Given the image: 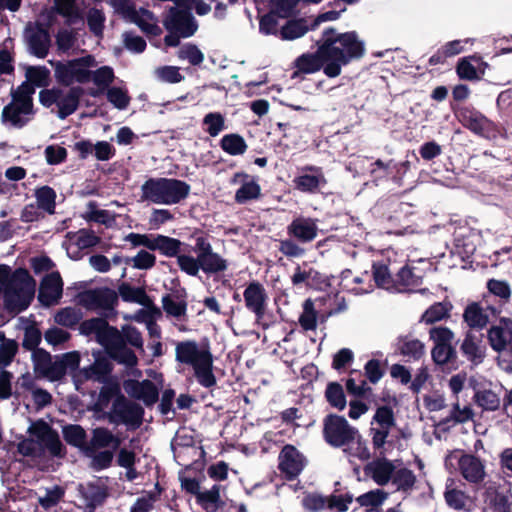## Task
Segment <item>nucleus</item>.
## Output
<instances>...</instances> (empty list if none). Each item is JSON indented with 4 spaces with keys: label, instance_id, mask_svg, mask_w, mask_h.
<instances>
[{
    "label": "nucleus",
    "instance_id": "9",
    "mask_svg": "<svg viewBox=\"0 0 512 512\" xmlns=\"http://www.w3.org/2000/svg\"><path fill=\"white\" fill-rule=\"evenodd\" d=\"M144 414V408L139 403L120 395L114 399L110 411L105 412L103 417L111 424H124L131 429H137L143 423Z\"/></svg>",
    "mask_w": 512,
    "mask_h": 512
},
{
    "label": "nucleus",
    "instance_id": "35",
    "mask_svg": "<svg viewBox=\"0 0 512 512\" xmlns=\"http://www.w3.org/2000/svg\"><path fill=\"white\" fill-rule=\"evenodd\" d=\"M183 243L176 238L166 235H154L151 251H159L160 254L166 257H178L182 251Z\"/></svg>",
    "mask_w": 512,
    "mask_h": 512
},
{
    "label": "nucleus",
    "instance_id": "2",
    "mask_svg": "<svg viewBox=\"0 0 512 512\" xmlns=\"http://www.w3.org/2000/svg\"><path fill=\"white\" fill-rule=\"evenodd\" d=\"M79 331L82 335L95 334L97 342L105 349L110 359L118 364L133 368L138 364L135 352L124 343L121 332L111 326L105 318L94 317L80 323Z\"/></svg>",
    "mask_w": 512,
    "mask_h": 512
},
{
    "label": "nucleus",
    "instance_id": "55",
    "mask_svg": "<svg viewBox=\"0 0 512 512\" xmlns=\"http://www.w3.org/2000/svg\"><path fill=\"white\" fill-rule=\"evenodd\" d=\"M88 82L93 81L96 86H103L105 89L110 88V84L115 79L114 70L110 66H101L96 70L88 68Z\"/></svg>",
    "mask_w": 512,
    "mask_h": 512
},
{
    "label": "nucleus",
    "instance_id": "38",
    "mask_svg": "<svg viewBox=\"0 0 512 512\" xmlns=\"http://www.w3.org/2000/svg\"><path fill=\"white\" fill-rule=\"evenodd\" d=\"M209 351L199 350L195 342H181L176 347V360L194 366Z\"/></svg>",
    "mask_w": 512,
    "mask_h": 512
},
{
    "label": "nucleus",
    "instance_id": "30",
    "mask_svg": "<svg viewBox=\"0 0 512 512\" xmlns=\"http://www.w3.org/2000/svg\"><path fill=\"white\" fill-rule=\"evenodd\" d=\"M84 94L85 89L80 85L70 87L65 94L62 91V96L59 97L57 105V116L64 120L75 113L80 105L81 97Z\"/></svg>",
    "mask_w": 512,
    "mask_h": 512
},
{
    "label": "nucleus",
    "instance_id": "34",
    "mask_svg": "<svg viewBox=\"0 0 512 512\" xmlns=\"http://www.w3.org/2000/svg\"><path fill=\"white\" fill-rule=\"evenodd\" d=\"M455 481L448 478L444 491V499L446 504L454 510H468L471 499L464 491L454 486Z\"/></svg>",
    "mask_w": 512,
    "mask_h": 512
},
{
    "label": "nucleus",
    "instance_id": "58",
    "mask_svg": "<svg viewBox=\"0 0 512 512\" xmlns=\"http://www.w3.org/2000/svg\"><path fill=\"white\" fill-rule=\"evenodd\" d=\"M41 340L42 333L35 322L31 323L30 325L24 328L22 347L26 351H31L33 353L35 350L40 349L38 346L41 343Z\"/></svg>",
    "mask_w": 512,
    "mask_h": 512
},
{
    "label": "nucleus",
    "instance_id": "40",
    "mask_svg": "<svg viewBox=\"0 0 512 512\" xmlns=\"http://www.w3.org/2000/svg\"><path fill=\"white\" fill-rule=\"evenodd\" d=\"M260 2L256 3V8L259 17V30L265 35H279L278 19H285L280 13L268 8L267 12L262 14L263 9Z\"/></svg>",
    "mask_w": 512,
    "mask_h": 512
},
{
    "label": "nucleus",
    "instance_id": "31",
    "mask_svg": "<svg viewBox=\"0 0 512 512\" xmlns=\"http://www.w3.org/2000/svg\"><path fill=\"white\" fill-rule=\"evenodd\" d=\"M394 470L393 463L384 457L378 458L364 467L365 474L380 486H384L392 480Z\"/></svg>",
    "mask_w": 512,
    "mask_h": 512
},
{
    "label": "nucleus",
    "instance_id": "26",
    "mask_svg": "<svg viewBox=\"0 0 512 512\" xmlns=\"http://www.w3.org/2000/svg\"><path fill=\"white\" fill-rule=\"evenodd\" d=\"M329 63V58L325 53L324 47L320 41H317V50L314 53H304L295 60V67L303 74H312L320 71L325 73V66Z\"/></svg>",
    "mask_w": 512,
    "mask_h": 512
},
{
    "label": "nucleus",
    "instance_id": "42",
    "mask_svg": "<svg viewBox=\"0 0 512 512\" xmlns=\"http://www.w3.org/2000/svg\"><path fill=\"white\" fill-rule=\"evenodd\" d=\"M118 293L124 302L137 303L142 306H148L151 302L144 288L134 287L127 282H122L118 286Z\"/></svg>",
    "mask_w": 512,
    "mask_h": 512
},
{
    "label": "nucleus",
    "instance_id": "17",
    "mask_svg": "<svg viewBox=\"0 0 512 512\" xmlns=\"http://www.w3.org/2000/svg\"><path fill=\"white\" fill-rule=\"evenodd\" d=\"M501 313L499 307L487 305L483 307L479 302L469 303L463 312V321L472 331H481L491 322V319H496Z\"/></svg>",
    "mask_w": 512,
    "mask_h": 512
},
{
    "label": "nucleus",
    "instance_id": "29",
    "mask_svg": "<svg viewBox=\"0 0 512 512\" xmlns=\"http://www.w3.org/2000/svg\"><path fill=\"white\" fill-rule=\"evenodd\" d=\"M78 491L89 512H93L97 507L102 506L109 496L108 488L98 482H89L86 485L80 484Z\"/></svg>",
    "mask_w": 512,
    "mask_h": 512
},
{
    "label": "nucleus",
    "instance_id": "10",
    "mask_svg": "<svg viewBox=\"0 0 512 512\" xmlns=\"http://www.w3.org/2000/svg\"><path fill=\"white\" fill-rule=\"evenodd\" d=\"M454 114L463 127L479 137L495 140L500 135L498 125L473 106H461Z\"/></svg>",
    "mask_w": 512,
    "mask_h": 512
},
{
    "label": "nucleus",
    "instance_id": "63",
    "mask_svg": "<svg viewBox=\"0 0 512 512\" xmlns=\"http://www.w3.org/2000/svg\"><path fill=\"white\" fill-rule=\"evenodd\" d=\"M105 14L102 10L91 8L87 14V25L95 36H101L105 28Z\"/></svg>",
    "mask_w": 512,
    "mask_h": 512
},
{
    "label": "nucleus",
    "instance_id": "41",
    "mask_svg": "<svg viewBox=\"0 0 512 512\" xmlns=\"http://www.w3.org/2000/svg\"><path fill=\"white\" fill-rule=\"evenodd\" d=\"M40 427L46 432V436L42 438L45 447L51 456L57 458H65L67 454L66 447L62 444L59 435L56 431L44 421H40Z\"/></svg>",
    "mask_w": 512,
    "mask_h": 512
},
{
    "label": "nucleus",
    "instance_id": "3",
    "mask_svg": "<svg viewBox=\"0 0 512 512\" xmlns=\"http://www.w3.org/2000/svg\"><path fill=\"white\" fill-rule=\"evenodd\" d=\"M36 282L26 268L14 271L7 264H0V292L9 311L26 310L34 298Z\"/></svg>",
    "mask_w": 512,
    "mask_h": 512
},
{
    "label": "nucleus",
    "instance_id": "45",
    "mask_svg": "<svg viewBox=\"0 0 512 512\" xmlns=\"http://www.w3.org/2000/svg\"><path fill=\"white\" fill-rule=\"evenodd\" d=\"M453 306L450 301L436 302L431 305L422 315L421 321L426 324H433L450 316Z\"/></svg>",
    "mask_w": 512,
    "mask_h": 512
},
{
    "label": "nucleus",
    "instance_id": "47",
    "mask_svg": "<svg viewBox=\"0 0 512 512\" xmlns=\"http://www.w3.org/2000/svg\"><path fill=\"white\" fill-rule=\"evenodd\" d=\"M112 432L105 427H97L92 431V437L88 442L87 456H91L98 449L110 447L112 441Z\"/></svg>",
    "mask_w": 512,
    "mask_h": 512
},
{
    "label": "nucleus",
    "instance_id": "59",
    "mask_svg": "<svg viewBox=\"0 0 512 512\" xmlns=\"http://www.w3.org/2000/svg\"><path fill=\"white\" fill-rule=\"evenodd\" d=\"M52 361V355L43 348L32 353L34 372L43 378L46 377Z\"/></svg>",
    "mask_w": 512,
    "mask_h": 512
},
{
    "label": "nucleus",
    "instance_id": "16",
    "mask_svg": "<svg viewBox=\"0 0 512 512\" xmlns=\"http://www.w3.org/2000/svg\"><path fill=\"white\" fill-rule=\"evenodd\" d=\"M306 459L293 445L286 444L278 456V469L286 481L295 480L303 471Z\"/></svg>",
    "mask_w": 512,
    "mask_h": 512
},
{
    "label": "nucleus",
    "instance_id": "62",
    "mask_svg": "<svg viewBox=\"0 0 512 512\" xmlns=\"http://www.w3.org/2000/svg\"><path fill=\"white\" fill-rule=\"evenodd\" d=\"M474 399L476 404L484 410L495 411L500 406V399L492 390L477 391Z\"/></svg>",
    "mask_w": 512,
    "mask_h": 512
},
{
    "label": "nucleus",
    "instance_id": "12",
    "mask_svg": "<svg viewBox=\"0 0 512 512\" xmlns=\"http://www.w3.org/2000/svg\"><path fill=\"white\" fill-rule=\"evenodd\" d=\"M405 207L407 205L396 197L381 198L374 205L373 213L382 224H386L389 233L398 232L407 222L408 213L404 211Z\"/></svg>",
    "mask_w": 512,
    "mask_h": 512
},
{
    "label": "nucleus",
    "instance_id": "53",
    "mask_svg": "<svg viewBox=\"0 0 512 512\" xmlns=\"http://www.w3.org/2000/svg\"><path fill=\"white\" fill-rule=\"evenodd\" d=\"M301 0H267L259 1L262 5L280 13L284 18H292L298 13L297 6Z\"/></svg>",
    "mask_w": 512,
    "mask_h": 512
},
{
    "label": "nucleus",
    "instance_id": "24",
    "mask_svg": "<svg viewBox=\"0 0 512 512\" xmlns=\"http://www.w3.org/2000/svg\"><path fill=\"white\" fill-rule=\"evenodd\" d=\"M487 338L496 352L512 349V319L500 317L498 324L488 329Z\"/></svg>",
    "mask_w": 512,
    "mask_h": 512
},
{
    "label": "nucleus",
    "instance_id": "46",
    "mask_svg": "<svg viewBox=\"0 0 512 512\" xmlns=\"http://www.w3.org/2000/svg\"><path fill=\"white\" fill-rule=\"evenodd\" d=\"M35 197L39 209L44 210L48 214L55 213L57 195L52 187L44 185L37 188L35 190Z\"/></svg>",
    "mask_w": 512,
    "mask_h": 512
},
{
    "label": "nucleus",
    "instance_id": "56",
    "mask_svg": "<svg viewBox=\"0 0 512 512\" xmlns=\"http://www.w3.org/2000/svg\"><path fill=\"white\" fill-rule=\"evenodd\" d=\"M392 483L396 486L397 490L410 491L416 483V476L412 470L408 468H400L394 470L392 476Z\"/></svg>",
    "mask_w": 512,
    "mask_h": 512
},
{
    "label": "nucleus",
    "instance_id": "5",
    "mask_svg": "<svg viewBox=\"0 0 512 512\" xmlns=\"http://www.w3.org/2000/svg\"><path fill=\"white\" fill-rule=\"evenodd\" d=\"M48 62L54 69L57 84L69 88L74 83H88V68L97 65L95 57L91 54L67 61L49 60Z\"/></svg>",
    "mask_w": 512,
    "mask_h": 512
},
{
    "label": "nucleus",
    "instance_id": "6",
    "mask_svg": "<svg viewBox=\"0 0 512 512\" xmlns=\"http://www.w3.org/2000/svg\"><path fill=\"white\" fill-rule=\"evenodd\" d=\"M246 309L254 315L255 323L267 330L276 323V316L269 309V296L262 283L259 281L250 282L243 292Z\"/></svg>",
    "mask_w": 512,
    "mask_h": 512
},
{
    "label": "nucleus",
    "instance_id": "50",
    "mask_svg": "<svg viewBox=\"0 0 512 512\" xmlns=\"http://www.w3.org/2000/svg\"><path fill=\"white\" fill-rule=\"evenodd\" d=\"M395 288L393 290L403 291L408 287L417 286L419 277L416 276L408 265H404L398 269L395 268L394 276Z\"/></svg>",
    "mask_w": 512,
    "mask_h": 512
},
{
    "label": "nucleus",
    "instance_id": "4",
    "mask_svg": "<svg viewBox=\"0 0 512 512\" xmlns=\"http://www.w3.org/2000/svg\"><path fill=\"white\" fill-rule=\"evenodd\" d=\"M191 187L175 178H149L141 186L142 199L155 204L173 205L186 199Z\"/></svg>",
    "mask_w": 512,
    "mask_h": 512
},
{
    "label": "nucleus",
    "instance_id": "61",
    "mask_svg": "<svg viewBox=\"0 0 512 512\" xmlns=\"http://www.w3.org/2000/svg\"><path fill=\"white\" fill-rule=\"evenodd\" d=\"M35 87L27 80L22 82L16 89H11V99L15 102H21L28 106L34 107L33 95Z\"/></svg>",
    "mask_w": 512,
    "mask_h": 512
},
{
    "label": "nucleus",
    "instance_id": "23",
    "mask_svg": "<svg viewBox=\"0 0 512 512\" xmlns=\"http://www.w3.org/2000/svg\"><path fill=\"white\" fill-rule=\"evenodd\" d=\"M81 356L78 351H70L56 355L46 375L51 382L60 381L68 371L74 372L79 368Z\"/></svg>",
    "mask_w": 512,
    "mask_h": 512
},
{
    "label": "nucleus",
    "instance_id": "37",
    "mask_svg": "<svg viewBox=\"0 0 512 512\" xmlns=\"http://www.w3.org/2000/svg\"><path fill=\"white\" fill-rule=\"evenodd\" d=\"M113 365L109 360V356L101 355L100 352L95 357V361L88 368L83 370L86 379H95L98 381H105L111 374Z\"/></svg>",
    "mask_w": 512,
    "mask_h": 512
},
{
    "label": "nucleus",
    "instance_id": "51",
    "mask_svg": "<svg viewBox=\"0 0 512 512\" xmlns=\"http://www.w3.org/2000/svg\"><path fill=\"white\" fill-rule=\"evenodd\" d=\"M308 31L305 19L288 20L280 29L279 35L282 40H294L302 37Z\"/></svg>",
    "mask_w": 512,
    "mask_h": 512
},
{
    "label": "nucleus",
    "instance_id": "44",
    "mask_svg": "<svg viewBox=\"0 0 512 512\" xmlns=\"http://www.w3.org/2000/svg\"><path fill=\"white\" fill-rule=\"evenodd\" d=\"M195 498L196 503L206 512H216L222 504L220 498V486L213 485L209 490L200 491Z\"/></svg>",
    "mask_w": 512,
    "mask_h": 512
},
{
    "label": "nucleus",
    "instance_id": "1",
    "mask_svg": "<svg viewBox=\"0 0 512 512\" xmlns=\"http://www.w3.org/2000/svg\"><path fill=\"white\" fill-rule=\"evenodd\" d=\"M320 41L329 58L325 66V75L329 78L339 76L343 66L361 59L366 52L356 31L340 33L334 27H327L322 31Z\"/></svg>",
    "mask_w": 512,
    "mask_h": 512
},
{
    "label": "nucleus",
    "instance_id": "33",
    "mask_svg": "<svg viewBox=\"0 0 512 512\" xmlns=\"http://www.w3.org/2000/svg\"><path fill=\"white\" fill-rule=\"evenodd\" d=\"M62 435L65 442L75 448H78L85 456H87L88 435L86 430L79 424H67L62 427Z\"/></svg>",
    "mask_w": 512,
    "mask_h": 512
},
{
    "label": "nucleus",
    "instance_id": "32",
    "mask_svg": "<svg viewBox=\"0 0 512 512\" xmlns=\"http://www.w3.org/2000/svg\"><path fill=\"white\" fill-rule=\"evenodd\" d=\"M373 279L379 288L393 290L395 288V266L390 260L374 261L372 264Z\"/></svg>",
    "mask_w": 512,
    "mask_h": 512
},
{
    "label": "nucleus",
    "instance_id": "19",
    "mask_svg": "<svg viewBox=\"0 0 512 512\" xmlns=\"http://www.w3.org/2000/svg\"><path fill=\"white\" fill-rule=\"evenodd\" d=\"M164 27L168 31L180 33L182 38H188L194 35L198 24L190 11H180L176 7H171L164 19Z\"/></svg>",
    "mask_w": 512,
    "mask_h": 512
},
{
    "label": "nucleus",
    "instance_id": "49",
    "mask_svg": "<svg viewBox=\"0 0 512 512\" xmlns=\"http://www.w3.org/2000/svg\"><path fill=\"white\" fill-rule=\"evenodd\" d=\"M25 76L35 88H46L51 84V73L46 66H29Z\"/></svg>",
    "mask_w": 512,
    "mask_h": 512
},
{
    "label": "nucleus",
    "instance_id": "25",
    "mask_svg": "<svg viewBox=\"0 0 512 512\" xmlns=\"http://www.w3.org/2000/svg\"><path fill=\"white\" fill-rule=\"evenodd\" d=\"M287 233L301 243L312 242L318 235V219L298 216L287 226Z\"/></svg>",
    "mask_w": 512,
    "mask_h": 512
},
{
    "label": "nucleus",
    "instance_id": "57",
    "mask_svg": "<svg viewBox=\"0 0 512 512\" xmlns=\"http://www.w3.org/2000/svg\"><path fill=\"white\" fill-rule=\"evenodd\" d=\"M82 318V313L73 307L61 308L54 316V321L61 326L73 328Z\"/></svg>",
    "mask_w": 512,
    "mask_h": 512
},
{
    "label": "nucleus",
    "instance_id": "15",
    "mask_svg": "<svg viewBox=\"0 0 512 512\" xmlns=\"http://www.w3.org/2000/svg\"><path fill=\"white\" fill-rule=\"evenodd\" d=\"M327 184L322 167L315 165L303 166L300 173L293 179L294 189L311 195L323 193Z\"/></svg>",
    "mask_w": 512,
    "mask_h": 512
},
{
    "label": "nucleus",
    "instance_id": "22",
    "mask_svg": "<svg viewBox=\"0 0 512 512\" xmlns=\"http://www.w3.org/2000/svg\"><path fill=\"white\" fill-rule=\"evenodd\" d=\"M484 334L475 331L468 330L464 339L460 344L461 354L469 361L472 365H480L486 357V346L483 343Z\"/></svg>",
    "mask_w": 512,
    "mask_h": 512
},
{
    "label": "nucleus",
    "instance_id": "13",
    "mask_svg": "<svg viewBox=\"0 0 512 512\" xmlns=\"http://www.w3.org/2000/svg\"><path fill=\"white\" fill-rule=\"evenodd\" d=\"M455 460L462 477L472 484H479L484 481L486 473L485 466L481 459L475 455L464 453L461 450L451 452L445 459L446 466H453Z\"/></svg>",
    "mask_w": 512,
    "mask_h": 512
},
{
    "label": "nucleus",
    "instance_id": "11",
    "mask_svg": "<svg viewBox=\"0 0 512 512\" xmlns=\"http://www.w3.org/2000/svg\"><path fill=\"white\" fill-rule=\"evenodd\" d=\"M323 438L332 447L349 446L357 437V428L350 425L344 416L328 414L323 419Z\"/></svg>",
    "mask_w": 512,
    "mask_h": 512
},
{
    "label": "nucleus",
    "instance_id": "43",
    "mask_svg": "<svg viewBox=\"0 0 512 512\" xmlns=\"http://www.w3.org/2000/svg\"><path fill=\"white\" fill-rule=\"evenodd\" d=\"M105 384L101 387L97 401L94 405L96 412L103 411L107 408L111 400L116 399L118 396L123 395L120 386L115 381H104Z\"/></svg>",
    "mask_w": 512,
    "mask_h": 512
},
{
    "label": "nucleus",
    "instance_id": "27",
    "mask_svg": "<svg viewBox=\"0 0 512 512\" xmlns=\"http://www.w3.org/2000/svg\"><path fill=\"white\" fill-rule=\"evenodd\" d=\"M232 184L240 183V188L235 193V201L238 204H245L256 200L261 196V187L254 177L246 172H237L231 179Z\"/></svg>",
    "mask_w": 512,
    "mask_h": 512
},
{
    "label": "nucleus",
    "instance_id": "18",
    "mask_svg": "<svg viewBox=\"0 0 512 512\" xmlns=\"http://www.w3.org/2000/svg\"><path fill=\"white\" fill-rule=\"evenodd\" d=\"M78 303L88 310L112 309L118 300L117 293L109 288L89 289L78 294Z\"/></svg>",
    "mask_w": 512,
    "mask_h": 512
},
{
    "label": "nucleus",
    "instance_id": "14",
    "mask_svg": "<svg viewBox=\"0 0 512 512\" xmlns=\"http://www.w3.org/2000/svg\"><path fill=\"white\" fill-rule=\"evenodd\" d=\"M385 372V368L380 360H368L364 365V375L366 380H362L358 385L354 378H348L346 380V390L348 394L357 398L368 397V395L372 394V388L367 384V381L371 384H377L385 375Z\"/></svg>",
    "mask_w": 512,
    "mask_h": 512
},
{
    "label": "nucleus",
    "instance_id": "60",
    "mask_svg": "<svg viewBox=\"0 0 512 512\" xmlns=\"http://www.w3.org/2000/svg\"><path fill=\"white\" fill-rule=\"evenodd\" d=\"M197 257L199 268L204 272H217L224 269V260L213 253L212 250L204 254H198Z\"/></svg>",
    "mask_w": 512,
    "mask_h": 512
},
{
    "label": "nucleus",
    "instance_id": "39",
    "mask_svg": "<svg viewBox=\"0 0 512 512\" xmlns=\"http://www.w3.org/2000/svg\"><path fill=\"white\" fill-rule=\"evenodd\" d=\"M192 367L199 384L209 388L216 383V379L212 371L213 360L210 352L207 355H204L202 359Z\"/></svg>",
    "mask_w": 512,
    "mask_h": 512
},
{
    "label": "nucleus",
    "instance_id": "21",
    "mask_svg": "<svg viewBox=\"0 0 512 512\" xmlns=\"http://www.w3.org/2000/svg\"><path fill=\"white\" fill-rule=\"evenodd\" d=\"M35 114L34 107L11 99V102L5 105L2 110L1 121L3 124H10L21 129L31 121Z\"/></svg>",
    "mask_w": 512,
    "mask_h": 512
},
{
    "label": "nucleus",
    "instance_id": "52",
    "mask_svg": "<svg viewBox=\"0 0 512 512\" xmlns=\"http://www.w3.org/2000/svg\"><path fill=\"white\" fill-rule=\"evenodd\" d=\"M68 237L73 241V244H75L79 250H85L94 247L101 240L93 230L85 228L80 229L75 233H68Z\"/></svg>",
    "mask_w": 512,
    "mask_h": 512
},
{
    "label": "nucleus",
    "instance_id": "48",
    "mask_svg": "<svg viewBox=\"0 0 512 512\" xmlns=\"http://www.w3.org/2000/svg\"><path fill=\"white\" fill-rule=\"evenodd\" d=\"M325 398L331 407L339 411L344 410L347 405L344 389L338 382H329L327 384Z\"/></svg>",
    "mask_w": 512,
    "mask_h": 512
},
{
    "label": "nucleus",
    "instance_id": "64",
    "mask_svg": "<svg viewBox=\"0 0 512 512\" xmlns=\"http://www.w3.org/2000/svg\"><path fill=\"white\" fill-rule=\"evenodd\" d=\"M107 100L117 109L124 110L129 106L130 96L120 87H110L106 90Z\"/></svg>",
    "mask_w": 512,
    "mask_h": 512
},
{
    "label": "nucleus",
    "instance_id": "7",
    "mask_svg": "<svg viewBox=\"0 0 512 512\" xmlns=\"http://www.w3.org/2000/svg\"><path fill=\"white\" fill-rule=\"evenodd\" d=\"M111 6L125 22L137 25L147 36H159L162 29L157 25L155 15L152 11L141 7L136 9L132 0H111Z\"/></svg>",
    "mask_w": 512,
    "mask_h": 512
},
{
    "label": "nucleus",
    "instance_id": "54",
    "mask_svg": "<svg viewBox=\"0 0 512 512\" xmlns=\"http://www.w3.org/2000/svg\"><path fill=\"white\" fill-rule=\"evenodd\" d=\"M317 311L314 302L308 298L303 303V311L299 316L298 322L304 331H314L317 328Z\"/></svg>",
    "mask_w": 512,
    "mask_h": 512
},
{
    "label": "nucleus",
    "instance_id": "28",
    "mask_svg": "<svg viewBox=\"0 0 512 512\" xmlns=\"http://www.w3.org/2000/svg\"><path fill=\"white\" fill-rule=\"evenodd\" d=\"M27 43L32 55L40 59L45 58L51 46L48 26L37 22L35 28L27 35Z\"/></svg>",
    "mask_w": 512,
    "mask_h": 512
},
{
    "label": "nucleus",
    "instance_id": "36",
    "mask_svg": "<svg viewBox=\"0 0 512 512\" xmlns=\"http://www.w3.org/2000/svg\"><path fill=\"white\" fill-rule=\"evenodd\" d=\"M424 344L418 339H411L407 335H400L397 338L396 352L404 357L419 360L424 355Z\"/></svg>",
    "mask_w": 512,
    "mask_h": 512
},
{
    "label": "nucleus",
    "instance_id": "8",
    "mask_svg": "<svg viewBox=\"0 0 512 512\" xmlns=\"http://www.w3.org/2000/svg\"><path fill=\"white\" fill-rule=\"evenodd\" d=\"M429 337L434 343L431 350V357L434 363L439 366L457 369L459 367V360L456 349L452 345L454 339L453 331L445 326H436L429 330Z\"/></svg>",
    "mask_w": 512,
    "mask_h": 512
},
{
    "label": "nucleus",
    "instance_id": "20",
    "mask_svg": "<svg viewBox=\"0 0 512 512\" xmlns=\"http://www.w3.org/2000/svg\"><path fill=\"white\" fill-rule=\"evenodd\" d=\"M63 294V280L58 271H53L43 277L40 282L38 301L45 307L59 302Z\"/></svg>",
    "mask_w": 512,
    "mask_h": 512
}]
</instances>
